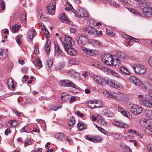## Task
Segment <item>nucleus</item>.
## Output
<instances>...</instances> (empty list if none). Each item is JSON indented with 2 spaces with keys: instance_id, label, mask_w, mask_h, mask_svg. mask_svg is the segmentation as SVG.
Wrapping results in <instances>:
<instances>
[{
  "instance_id": "nucleus-1",
  "label": "nucleus",
  "mask_w": 152,
  "mask_h": 152,
  "mask_svg": "<svg viewBox=\"0 0 152 152\" xmlns=\"http://www.w3.org/2000/svg\"><path fill=\"white\" fill-rule=\"evenodd\" d=\"M132 68L136 73L140 75L143 74L146 70L145 66L139 64H135Z\"/></svg>"
},
{
  "instance_id": "nucleus-2",
  "label": "nucleus",
  "mask_w": 152,
  "mask_h": 152,
  "mask_svg": "<svg viewBox=\"0 0 152 152\" xmlns=\"http://www.w3.org/2000/svg\"><path fill=\"white\" fill-rule=\"evenodd\" d=\"M93 77L96 83L102 86L105 85L106 84L110 85V83H111V82H110L108 80H106L105 79L101 78L100 77L95 75H93Z\"/></svg>"
},
{
  "instance_id": "nucleus-3",
  "label": "nucleus",
  "mask_w": 152,
  "mask_h": 152,
  "mask_svg": "<svg viewBox=\"0 0 152 152\" xmlns=\"http://www.w3.org/2000/svg\"><path fill=\"white\" fill-rule=\"evenodd\" d=\"M83 30L85 34H87L94 36H96L98 35L97 30L91 26L84 27Z\"/></svg>"
},
{
  "instance_id": "nucleus-4",
  "label": "nucleus",
  "mask_w": 152,
  "mask_h": 152,
  "mask_svg": "<svg viewBox=\"0 0 152 152\" xmlns=\"http://www.w3.org/2000/svg\"><path fill=\"white\" fill-rule=\"evenodd\" d=\"M111 55L107 54L104 55V58H102V61L104 63L110 66L114 65V61Z\"/></svg>"
},
{
  "instance_id": "nucleus-5",
  "label": "nucleus",
  "mask_w": 152,
  "mask_h": 152,
  "mask_svg": "<svg viewBox=\"0 0 152 152\" xmlns=\"http://www.w3.org/2000/svg\"><path fill=\"white\" fill-rule=\"evenodd\" d=\"M64 39V41H62V40H61V41L62 44L64 45V48H65L66 47H71L72 42H74L72 38L68 35H66L65 36V37Z\"/></svg>"
},
{
  "instance_id": "nucleus-6",
  "label": "nucleus",
  "mask_w": 152,
  "mask_h": 152,
  "mask_svg": "<svg viewBox=\"0 0 152 152\" xmlns=\"http://www.w3.org/2000/svg\"><path fill=\"white\" fill-rule=\"evenodd\" d=\"M77 41L79 45H85L88 43V38L85 36L80 35L77 37Z\"/></svg>"
},
{
  "instance_id": "nucleus-7",
  "label": "nucleus",
  "mask_w": 152,
  "mask_h": 152,
  "mask_svg": "<svg viewBox=\"0 0 152 152\" xmlns=\"http://www.w3.org/2000/svg\"><path fill=\"white\" fill-rule=\"evenodd\" d=\"M130 111L135 115L140 114L142 112V108L138 105H134L131 107Z\"/></svg>"
},
{
  "instance_id": "nucleus-8",
  "label": "nucleus",
  "mask_w": 152,
  "mask_h": 152,
  "mask_svg": "<svg viewBox=\"0 0 152 152\" xmlns=\"http://www.w3.org/2000/svg\"><path fill=\"white\" fill-rule=\"evenodd\" d=\"M140 103L145 106L148 107H152V100L147 97L143 99H140Z\"/></svg>"
},
{
  "instance_id": "nucleus-9",
  "label": "nucleus",
  "mask_w": 152,
  "mask_h": 152,
  "mask_svg": "<svg viewBox=\"0 0 152 152\" xmlns=\"http://www.w3.org/2000/svg\"><path fill=\"white\" fill-rule=\"evenodd\" d=\"M65 51L67 53L71 56H75L77 55V53L76 51L74 49L73 47L71 45V47H66L64 48Z\"/></svg>"
},
{
  "instance_id": "nucleus-10",
  "label": "nucleus",
  "mask_w": 152,
  "mask_h": 152,
  "mask_svg": "<svg viewBox=\"0 0 152 152\" xmlns=\"http://www.w3.org/2000/svg\"><path fill=\"white\" fill-rule=\"evenodd\" d=\"M129 81L135 85L140 86L141 85V82L139 79L135 77H130L129 79Z\"/></svg>"
},
{
  "instance_id": "nucleus-11",
  "label": "nucleus",
  "mask_w": 152,
  "mask_h": 152,
  "mask_svg": "<svg viewBox=\"0 0 152 152\" xmlns=\"http://www.w3.org/2000/svg\"><path fill=\"white\" fill-rule=\"evenodd\" d=\"M118 111L123 115L129 118H131L132 116L130 113L127 112L124 109L121 107H118Z\"/></svg>"
},
{
  "instance_id": "nucleus-12",
  "label": "nucleus",
  "mask_w": 152,
  "mask_h": 152,
  "mask_svg": "<svg viewBox=\"0 0 152 152\" xmlns=\"http://www.w3.org/2000/svg\"><path fill=\"white\" fill-rule=\"evenodd\" d=\"M85 137L87 140L95 143L100 141L102 140V139L99 138L98 137H91L89 135H86Z\"/></svg>"
},
{
  "instance_id": "nucleus-13",
  "label": "nucleus",
  "mask_w": 152,
  "mask_h": 152,
  "mask_svg": "<svg viewBox=\"0 0 152 152\" xmlns=\"http://www.w3.org/2000/svg\"><path fill=\"white\" fill-rule=\"evenodd\" d=\"M123 37L124 38L127 39H130L133 42H138L140 41V39H138L134 38L126 34H124L122 35Z\"/></svg>"
},
{
  "instance_id": "nucleus-14",
  "label": "nucleus",
  "mask_w": 152,
  "mask_h": 152,
  "mask_svg": "<svg viewBox=\"0 0 152 152\" xmlns=\"http://www.w3.org/2000/svg\"><path fill=\"white\" fill-rule=\"evenodd\" d=\"M7 56V50L0 49V59H5Z\"/></svg>"
},
{
  "instance_id": "nucleus-15",
  "label": "nucleus",
  "mask_w": 152,
  "mask_h": 152,
  "mask_svg": "<svg viewBox=\"0 0 152 152\" xmlns=\"http://www.w3.org/2000/svg\"><path fill=\"white\" fill-rule=\"evenodd\" d=\"M120 148L121 150L125 152H131V150L130 148L125 145L124 143L121 144Z\"/></svg>"
},
{
  "instance_id": "nucleus-16",
  "label": "nucleus",
  "mask_w": 152,
  "mask_h": 152,
  "mask_svg": "<svg viewBox=\"0 0 152 152\" xmlns=\"http://www.w3.org/2000/svg\"><path fill=\"white\" fill-rule=\"evenodd\" d=\"M102 114L103 115H106L108 117H112L114 115L113 113L108 109L103 110Z\"/></svg>"
},
{
  "instance_id": "nucleus-17",
  "label": "nucleus",
  "mask_w": 152,
  "mask_h": 152,
  "mask_svg": "<svg viewBox=\"0 0 152 152\" xmlns=\"http://www.w3.org/2000/svg\"><path fill=\"white\" fill-rule=\"evenodd\" d=\"M117 56L121 59L124 60L126 58L127 55L124 52L118 51L117 53Z\"/></svg>"
},
{
  "instance_id": "nucleus-18",
  "label": "nucleus",
  "mask_w": 152,
  "mask_h": 152,
  "mask_svg": "<svg viewBox=\"0 0 152 152\" xmlns=\"http://www.w3.org/2000/svg\"><path fill=\"white\" fill-rule=\"evenodd\" d=\"M36 34V32L35 31H31L28 32L27 37L28 38H29L30 39L31 42L32 41V39L34 38Z\"/></svg>"
},
{
  "instance_id": "nucleus-19",
  "label": "nucleus",
  "mask_w": 152,
  "mask_h": 152,
  "mask_svg": "<svg viewBox=\"0 0 152 152\" xmlns=\"http://www.w3.org/2000/svg\"><path fill=\"white\" fill-rule=\"evenodd\" d=\"M119 70L121 72L126 75H129L130 73L127 69L124 66L121 67L119 68Z\"/></svg>"
},
{
  "instance_id": "nucleus-20",
  "label": "nucleus",
  "mask_w": 152,
  "mask_h": 152,
  "mask_svg": "<svg viewBox=\"0 0 152 152\" xmlns=\"http://www.w3.org/2000/svg\"><path fill=\"white\" fill-rule=\"evenodd\" d=\"M143 14L147 17H151L152 15V9L151 8L149 10L143 12Z\"/></svg>"
},
{
  "instance_id": "nucleus-21",
  "label": "nucleus",
  "mask_w": 152,
  "mask_h": 152,
  "mask_svg": "<svg viewBox=\"0 0 152 152\" xmlns=\"http://www.w3.org/2000/svg\"><path fill=\"white\" fill-rule=\"evenodd\" d=\"M67 83V86L68 87H72V88H74L75 89H77L78 86L75 85L71 81L68 80L67 81V82H66Z\"/></svg>"
},
{
  "instance_id": "nucleus-22",
  "label": "nucleus",
  "mask_w": 152,
  "mask_h": 152,
  "mask_svg": "<svg viewBox=\"0 0 152 152\" xmlns=\"http://www.w3.org/2000/svg\"><path fill=\"white\" fill-rule=\"evenodd\" d=\"M144 1H143L142 2H139L138 1H137L140 4H142L143 6H144V7L146 8L147 9V10H149L150 8L151 9H152V7H151L150 6V4L149 3H145V0H144Z\"/></svg>"
},
{
  "instance_id": "nucleus-23",
  "label": "nucleus",
  "mask_w": 152,
  "mask_h": 152,
  "mask_svg": "<svg viewBox=\"0 0 152 152\" xmlns=\"http://www.w3.org/2000/svg\"><path fill=\"white\" fill-rule=\"evenodd\" d=\"M149 122L148 120H147L146 121L144 120V121L141 122L140 124L142 126L146 128L149 127Z\"/></svg>"
},
{
  "instance_id": "nucleus-24",
  "label": "nucleus",
  "mask_w": 152,
  "mask_h": 152,
  "mask_svg": "<svg viewBox=\"0 0 152 152\" xmlns=\"http://www.w3.org/2000/svg\"><path fill=\"white\" fill-rule=\"evenodd\" d=\"M91 64L96 67L101 69L104 68V67H102V65L99 62H95L92 63Z\"/></svg>"
},
{
  "instance_id": "nucleus-25",
  "label": "nucleus",
  "mask_w": 152,
  "mask_h": 152,
  "mask_svg": "<svg viewBox=\"0 0 152 152\" xmlns=\"http://www.w3.org/2000/svg\"><path fill=\"white\" fill-rule=\"evenodd\" d=\"M85 10H84L83 8L82 7H79L77 9V16L78 17H80L81 15L83 13V12H84V11H85Z\"/></svg>"
},
{
  "instance_id": "nucleus-26",
  "label": "nucleus",
  "mask_w": 152,
  "mask_h": 152,
  "mask_svg": "<svg viewBox=\"0 0 152 152\" xmlns=\"http://www.w3.org/2000/svg\"><path fill=\"white\" fill-rule=\"evenodd\" d=\"M145 114L147 117L152 118V110H145Z\"/></svg>"
},
{
  "instance_id": "nucleus-27",
  "label": "nucleus",
  "mask_w": 152,
  "mask_h": 152,
  "mask_svg": "<svg viewBox=\"0 0 152 152\" xmlns=\"http://www.w3.org/2000/svg\"><path fill=\"white\" fill-rule=\"evenodd\" d=\"M56 137L57 140H62L64 137V135L61 133H58L56 135Z\"/></svg>"
},
{
  "instance_id": "nucleus-28",
  "label": "nucleus",
  "mask_w": 152,
  "mask_h": 152,
  "mask_svg": "<svg viewBox=\"0 0 152 152\" xmlns=\"http://www.w3.org/2000/svg\"><path fill=\"white\" fill-rule=\"evenodd\" d=\"M82 50L85 51L86 53L88 55L92 56L93 54V52L94 51L92 50H89L86 48L84 49H83Z\"/></svg>"
},
{
  "instance_id": "nucleus-29",
  "label": "nucleus",
  "mask_w": 152,
  "mask_h": 152,
  "mask_svg": "<svg viewBox=\"0 0 152 152\" xmlns=\"http://www.w3.org/2000/svg\"><path fill=\"white\" fill-rule=\"evenodd\" d=\"M83 123L82 122H78L77 124V127L80 130H82L84 129V126Z\"/></svg>"
},
{
  "instance_id": "nucleus-30",
  "label": "nucleus",
  "mask_w": 152,
  "mask_h": 152,
  "mask_svg": "<svg viewBox=\"0 0 152 152\" xmlns=\"http://www.w3.org/2000/svg\"><path fill=\"white\" fill-rule=\"evenodd\" d=\"M144 88L145 89L152 91V85L148 83H146Z\"/></svg>"
},
{
  "instance_id": "nucleus-31",
  "label": "nucleus",
  "mask_w": 152,
  "mask_h": 152,
  "mask_svg": "<svg viewBox=\"0 0 152 152\" xmlns=\"http://www.w3.org/2000/svg\"><path fill=\"white\" fill-rule=\"evenodd\" d=\"M74 119L73 117H72L69 119L68 121V124L69 126H73L75 124Z\"/></svg>"
},
{
  "instance_id": "nucleus-32",
  "label": "nucleus",
  "mask_w": 152,
  "mask_h": 152,
  "mask_svg": "<svg viewBox=\"0 0 152 152\" xmlns=\"http://www.w3.org/2000/svg\"><path fill=\"white\" fill-rule=\"evenodd\" d=\"M144 132L148 134L152 135V129L151 128L148 127L146 128L144 130Z\"/></svg>"
},
{
  "instance_id": "nucleus-33",
  "label": "nucleus",
  "mask_w": 152,
  "mask_h": 152,
  "mask_svg": "<svg viewBox=\"0 0 152 152\" xmlns=\"http://www.w3.org/2000/svg\"><path fill=\"white\" fill-rule=\"evenodd\" d=\"M53 64V61L51 59H49L47 61V65L48 67V69H49L52 66Z\"/></svg>"
},
{
  "instance_id": "nucleus-34",
  "label": "nucleus",
  "mask_w": 152,
  "mask_h": 152,
  "mask_svg": "<svg viewBox=\"0 0 152 152\" xmlns=\"http://www.w3.org/2000/svg\"><path fill=\"white\" fill-rule=\"evenodd\" d=\"M8 123L13 126H15L17 125V122L15 120H11L9 121Z\"/></svg>"
},
{
  "instance_id": "nucleus-35",
  "label": "nucleus",
  "mask_w": 152,
  "mask_h": 152,
  "mask_svg": "<svg viewBox=\"0 0 152 152\" xmlns=\"http://www.w3.org/2000/svg\"><path fill=\"white\" fill-rule=\"evenodd\" d=\"M31 140L29 139H27L24 141V145L25 146H27L31 144Z\"/></svg>"
},
{
  "instance_id": "nucleus-36",
  "label": "nucleus",
  "mask_w": 152,
  "mask_h": 152,
  "mask_svg": "<svg viewBox=\"0 0 152 152\" xmlns=\"http://www.w3.org/2000/svg\"><path fill=\"white\" fill-rule=\"evenodd\" d=\"M120 127L124 128H127L129 127V126L126 124L120 121Z\"/></svg>"
},
{
  "instance_id": "nucleus-37",
  "label": "nucleus",
  "mask_w": 152,
  "mask_h": 152,
  "mask_svg": "<svg viewBox=\"0 0 152 152\" xmlns=\"http://www.w3.org/2000/svg\"><path fill=\"white\" fill-rule=\"evenodd\" d=\"M68 80H61L59 82V83L60 84H61L62 86L64 87L67 86V83L66 82H67V81Z\"/></svg>"
},
{
  "instance_id": "nucleus-38",
  "label": "nucleus",
  "mask_w": 152,
  "mask_h": 152,
  "mask_svg": "<svg viewBox=\"0 0 152 152\" xmlns=\"http://www.w3.org/2000/svg\"><path fill=\"white\" fill-rule=\"evenodd\" d=\"M20 28L19 25H14L12 28V30L14 32H16L19 30Z\"/></svg>"
},
{
  "instance_id": "nucleus-39",
  "label": "nucleus",
  "mask_w": 152,
  "mask_h": 152,
  "mask_svg": "<svg viewBox=\"0 0 152 152\" xmlns=\"http://www.w3.org/2000/svg\"><path fill=\"white\" fill-rule=\"evenodd\" d=\"M105 95L108 98L110 99L114 97V96L113 95V94L112 93L109 92H107V91H106V93L105 94Z\"/></svg>"
},
{
  "instance_id": "nucleus-40",
  "label": "nucleus",
  "mask_w": 152,
  "mask_h": 152,
  "mask_svg": "<svg viewBox=\"0 0 152 152\" xmlns=\"http://www.w3.org/2000/svg\"><path fill=\"white\" fill-rule=\"evenodd\" d=\"M48 43V41L47 42ZM45 49L46 50L47 53L49 54L50 53V45L48 44V43L46 44Z\"/></svg>"
},
{
  "instance_id": "nucleus-41",
  "label": "nucleus",
  "mask_w": 152,
  "mask_h": 152,
  "mask_svg": "<svg viewBox=\"0 0 152 152\" xmlns=\"http://www.w3.org/2000/svg\"><path fill=\"white\" fill-rule=\"evenodd\" d=\"M44 15V13H41L40 16V18L44 21H47L48 20V18L47 17H45Z\"/></svg>"
},
{
  "instance_id": "nucleus-42",
  "label": "nucleus",
  "mask_w": 152,
  "mask_h": 152,
  "mask_svg": "<svg viewBox=\"0 0 152 152\" xmlns=\"http://www.w3.org/2000/svg\"><path fill=\"white\" fill-rule=\"evenodd\" d=\"M26 18L25 14H23L21 15L20 19L23 23H25L26 20Z\"/></svg>"
},
{
  "instance_id": "nucleus-43",
  "label": "nucleus",
  "mask_w": 152,
  "mask_h": 152,
  "mask_svg": "<svg viewBox=\"0 0 152 152\" xmlns=\"http://www.w3.org/2000/svg\"><path fill=\"white\" fill-rule=\"evenodd\" d=\"M60 19L61 20V21L64 23H68V18L66 17L63 16V17H62L61 16L60 17Z\"/></svg>"
},
{
  "instance_id": "nucleus-44",
  "label": "nucleus",
  "mask_w": 152,
  "mask_h": 152,
  "mask_svg": "<svg viewBox=\"0 0 152 152\" xmlns=\"http://www.w3.org/2000/svg\"><path fill=\"white\" fill-rule=\"evenodd\" d=\"M88 22L89 24V25L91 26H94L96 23V22L93 19L90 20L88 21Z\"/></svg>"
},
{
  "instance_id": "nucleus-45",
  "label": "nucleus",
  "mask_w": 152,
  "mask_h": 152,
  "mask_svg": "<svg viewBox=\"0 0 152 152\" xmlns=\"http://www.w3.org/2000/svg\"><path fill=\"white\" fill-rule=\"evenodd\" d=\"M43 32L46 38H49L50 37V35L47 29L45 30V31Z\"/></svg>"
},
{
  "instance_id": "nucleus-46",
  "label": "nucleus",
  "mask_w": 152,
  "mask_h": 152,
  "mask_svg": "<svg viewBox=\"0 0 152 152\" xmlns=\"http://www.w3.org/2000/svg\"><path fill=\"white\" fill-rule=\"evenodd\" d=\"M5 2L4 1L2 0L0 3V7L1 8V10H4L5 8Z\"/></svg>"
},
{
  "instance_id": "nucleus-47",
  "label": "nucleus",
  "mask_w": 152,
  "mask_h": 152,
  "mask_svg": "<svg viewBox=\"0 0 152 152\" xmlns=\"http://www.w3.org/2000/svg\"><path fill=\"white\" fill-rule=\"evenodd\" d=\"M76 60L75 59H71L69 60L68 63L70 64V65H72L75 64L76 63H75Z\"/></svg>"
},
{
  "instance_id": "nucleus-48",
  "label": "nucleus",
  "mask_w": 152,
  "mask_h": 152,
  "mask_svg": "<svg viewBox=\"0 0 152 152\" xmlns=\"http://www.w3.org/2000/svg\"><path fill=\"white\" fill-rule=\"evenodd\" d=\"M36 62H37V65L39 67H42V62L41 60H39L37 58V60L36 59Z\"/></svg>"
},
{
  "instance_id": "nucleus-49",
  "label": "nucleus",
  "mask_w": 152,
  "mask_h": 152,
  "mask_svg": "<svg viewBox=\"0 0 152 152\" xmlns=\"http://www.w3.org/2000/svg\"><path fill=\"white\" fill-rule=\"evenodd\" d=\"M55 49L56 50H57L59 54L61 53L62 52V50L60 49V48L58 44L55 45Z\"/></svg>"
},
{
  "instance_id": "nucleus-50",
  "label": "nucleus",
  "mask_w": 152,
  "mask_h": 152,
  "mask_svg": "<svg viewBox=\"0 0 152 152\" xmlns=\"http://www.w3.org/2000/svg\"><path fill=\"white\" fill-rule=\"evenodd\" d=\"M110 4L116 8L120 6L116 2H111Z\"/></svg>"
},
{
  "instance_id": "nucleus-51",
  "label": "nucleus",
  "mask_w": 152,
  "mask_h": 152,
  "mask_svg": "<svg viewBox=\"0 0 152 152\" xmlns=\"http://www.w3.org/2000/svg\"><path fill=\"white\" fill-rule=\"evenodd\" d=\"M34 53L36 55H38L39 53V47L38 46H35L34 47Z\"/></svg>"
},
{
  "instance_id": "nucleus-52",
  "label": "nucleus",
  "mask_w": 152,
  "mask_h": 152,
  "mask_svg": "<svg viewBox=\"0 0 152 152\" xmlns=\"http://www.w3.org/2000/svg\"><path fill=\"white\" fill-rule=\"evenodd\" d=\"M113 85L114 87L120 90L122 88L121 85L117 84H115L114 83H113Z\"/></svg>"
},
{
  "instance_id": "nucleus-53",
  "label": "nucleus",
  "mask_w": 152,
  "mask_h": 152,
  "mask_svg": "<svg viewBox=\"0 0 152 152\" xmlns=\"http://www.w3.org/2000/svg\"><path fill=\"white\" fill-rule=\"evenodd\" d=\"M75 114L78 116H79L80 117H82L84 116V114H83V113H80V111L79 110H78L77 111H76L75 112Z\"/></svg>"
},
{
  "instance_id": "nucleus-54",
  "label": "nucleus",
  "mask_w": 152,
  "mask_h": 152,
  "mask_svg": "<svg viewBox=\"0 0 152 152\" xmlns=\"http://www.w3.org/2000/svg\"><path fill=\"white\" fill-rule=\"evenodd\" d=\"M83 13L80 17H88V13L86 10L84 11Z\"/></svg>"
},
{
  "instance_id": "nucleus-55",
  "label": "nucleus",
  "mask_w": 152,
  "mask_h": 152,
  "mask_svg": "<svg viewBox=\"0 0 152 152\" xmlns=\"http://www.w3.org/2000/svg\"><path fill=\"white\" fill-rule=\"evenodd\" d=\"M70 32L72 33H74L76 31V29L75 28L72 27H70Z\"/></svg>"
},
{
  "instance_id": "nucleus-56",
  "label": "nucleus",
  "mask_w": 152,
  "mask_h": 152,
  "mask_svg": "<svg viewBox=\"0 0 152 152\" xmlns=\"http://www.w3.org/2000/svg\"><path fill=\"white\" fill-rule=\"evenodd\" d=\"M147 149L149 152H152V145H149L147 146Z\"/></svg>"
},
{
  "instance_id": "nucleus-57",
  "label": "nucleus",
  "mask_w": 152,
  "mask_h": 152,
  "mask_svg": "<svg viewBox=\"0 0 152 152\" xmlns=\"http://www.w3.org/2000/svg\"><path fill=\"white\" fill-rule=\"evenodd\" d=\"M66 95L65 93H63L61 94V99L63 101H66V99H63L64 98H65Z\"/></svg>"
},
{
  "instance_id": "nucleus-58",
  "label": "nucleus",
  "mask_w": 152,
  "mask_h": 152,
  "mask_svg": "<svg viewBox=\"0 0 152 152\" xmlns=\"http://www.w3.org/2000/svg\"><path fill=\"white\" fill-rule=\"evenodd\" d=\"M69 7H70V9H71V10L72 11V12L74 13L75 14H76V15H77V11H75L74 10V9H73V7H72V6L71 4H69Z\"/></svg>"
},
{
  "instance_id": "nucleus-59",
  "label": "nucleus",
  "mask_w": 152,
  "mask_h": 152,
  "mask_svg": "<svg viewBox=\"0 0 152 152\" xmlns=\"http://www.w3.org/2000/svg\"><path fill=\"white\" fill-rule=\"evenodd\" d=\"M129 142H134V145L135 146H137L138 145V144L137 143V141L134 140H129Z\"/></svg>"
},
{
  "instance_id": "nucleus-60",
  "label": "nucleus",
  "mask_w": 152,
  "mask_h": 152,
  "mask_svg": "<svg viewBox=\"0 0 152 152\" xmlns=\"http://www.w3.org/2000/svg\"><path fill=\"white\" fill-rule=\"evenodd\" d=\"M96 127L100 131L104 133V132L105 131V130L103 128L99 127L98 126H96Z\"/></svg>"
},
{
  "instance_id": "nucleus-61",
  "label": "nucleus",
  "mask_w": 152,
  "mask_h": 152,
  "mask_svg": "<svg viewBox=\"0 0 152 152\" xmlns=\"http://www.w3.org/2000/svg\"><path fill=\"white\" fill-rule=\"evenodd\" d=\"M13 112L15 113V114H16V115L18 116H21V114L19 112L17 111L16 110H13Z\"/></svg>"
},
{
  "instance_id": "nucleus-62",
  "label": "nucleus",
  "mask_w": 152,
  "mask_h": 152,
  "mask_svg": "<svg viewBox=\"0 0 152 152\" xmlns=\"http://www.w3.org/2000/svg\"><path fill=\"white\" fill-rule=\"evenodd\" d=\"M134 14H135L136 15L138 16H141V14L140 12L136 10H135V11H134V12H133Z\"/></svg>"
},
{
  "instance_id": "nucleus-63",
  "label": "nucleus",
  "mask_w": 152,
  "mask_h": 152,
  "mask_svg": "<svg viewBox=\"0 0 152 152\" xmlns=\"http://www.w3.org/2000/svg\"><path fill=\"white\" fill-rule=\"evenodd\" d=\"M148 97H147L150 100H152V92H149L148 93Z\"/></svg>"
},
{
  "instance_id": "nucleus-64",
  "label": "nucleus",
  "mask_w": 152,
  "mask_h": 152,
  "mask_svg": "<svg viewBox=\"0 0 152 152\" xmlns=\"http://www.w3.org/2000/svg\"><path fill=\"white\" fill-rule=\"evenodd\" d=\"M149 122V127L151 128V129H152V119H149L148 120Z\"/></svg>"
}]
</instances>
